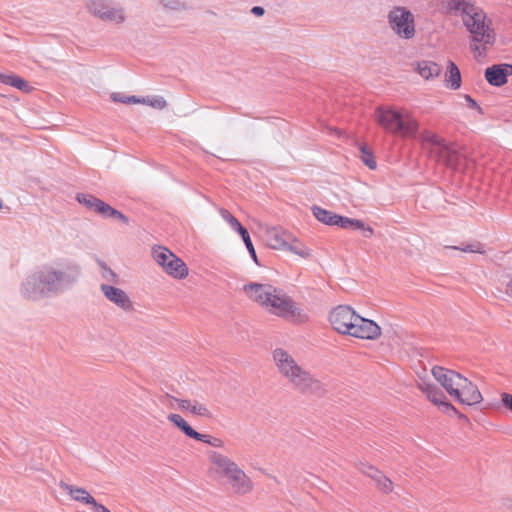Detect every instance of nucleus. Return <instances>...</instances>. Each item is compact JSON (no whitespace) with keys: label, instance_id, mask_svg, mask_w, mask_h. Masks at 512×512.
<instances>
[{"label":"nucleus","instance_id":"obj_50","mask_svg":"<svg viewBox=\"0 0 512 512\" xmlns=\"http://www.w3.org/2000/svg\"><path fill=\"white\" fill-rule=\"evenodd\" d=\"M508 289L510 291V294L512 295V280L508 284Z\"/></svg>","mask_w":512,"mask_h":512},{"label":"nucleus","instance_id":"obj_21","mask_svg":"<svg viewBox=\"0 0 512 512\" xmlns=\"http://www.w3.org/2000/svg\"><path fill=\"white\" fill-rule=\"evenodd\" d=\"M227 482L237 494L249 493L253 488L252 481L240 468L227 479Z\"/></svg>","mask_w":512,"mask_h":512},{"label":"nucleus","instance_id":"obj_8","mask_svg":"<svg viewBox=\"0 0 512 512\" xmlns=\"http://www.w3.org/2000/svg\"><path fill=\"white\" fill-rule=\"evenodd\" d=\"M391 30L402 39H411L415 35L413 14L404 7H394L388 14Z\"/></svg>","mask_w":512,"mask_h":512},{"label":"nucleus","instance_id":"obj_31","mask_svg":"<svg viewBox=\"0 0 512 512\" xmlns=\"http://www.w3.org/2000/svg\"><path fill=\"white\" fill-rule=\"evenodd\" d=\"M448 249L460 250L466 253H485V246L481 242L474 241L471 243L461 244L460 246H446Z\"/></svg>","mask_w":512,"mask_h":512},{"label":"nucleus","instance_id":"obj_36","mask_svg":"<svg viewBox=\"0 0 512 512\" xmlns=\"http://www.w3.org/2000/svg\"><path fill=\"white\" fill-rule=\"evenodd\" d=\"M141 104H146L159 110H162L167 106V102L162 96L141 98Z\"/></svg>","mask_w":512,"mask_h":512},{"label":"nucleus","instance_id":"obj_26","mask_svg":"<svg viewBox=\"0 0 512 512\" xmlns=\"http://www.w3.org/2000/svg\"><path fill=\"white\" fill-rule=\"evenodd\" d=\"M445 81L447 86L453 90H456L461 86L460 70L452 61L448 63L447 71L445 73Z\"/></svg>","mask_w":512,"mask_h":512},{"label":"nucleus","instance_id":"obj_33","mask_svg":"<svg viewBox=\"0 0 512 512\" xmlns=\"http://www.w3.org/2000/svg\"><path fill=\"white\" fill-rule=\"evenodd\" d=\"M374 481L376 482V485L379 488V490H381L383 493L388 494L392 492L393 483L382 472L379 473V476H377V478H375Z\"/></svg>","mask_w":512,"mask_h":512},{"label":"nucleus","instance_id":"obj_14","mask_svg":"<svg viewBox=\"0 0 512 512\" xmlns=\"http://www.w3.org/2000/svg\"><path fill=\"white\" fill-rule=\"evenodd\" d=\"M209 459L212 464V472L220 477L228 479L239 469V466L233 460L218 452H212Z\"/></svg>","mask_w":512,"mask_h":512},{"label":"nucleus","instance_id":"obj_9","mask_svg":"<svg viewBox=\"0 0 512 512\" xmlns=\"http://www.w3.org/2000/svg\"><path fill=\"white\" fill-rule=\"evenodd\" d=\"M89 11L99 19L113 24H121L126 20L124 8L111 0H90Z\"/></svg>","mask_w":512,"mask_h":512},{"label":"nucleus","instance_id":"obj_20","mask_svg":"<svg viewBox=\"0 0 512 512\" xmlns=\"http://www.w3.org/2000/svg\"><path fill=\"white\" fill-rule=\"evenodd\" d=\"M59 486L62 490L67 492L71 498L75 501L91 505L95 512H97V507L102 506V504L98 503L90 493L84 488L76 487L70 485L64 481L59 483Z\"/></svg>","mask_w":512,"mask_h":512},{"label":"nucleus","instance_id":"obj_18","mask_svg":"<svg viewBox=\"0 0 512 512\" xmlns=\"http://www.w3.org/2000/svg\"><path fill=\"white\" fill-rule=\"evenodd\" d=\"M510 75H512V65L510 64H496L485 70L487 82L497 87L506 84Z\"/></svg>","mask_w":512,"mask_h":512},{"label":"nucleus","instance_id":"obj_25","mask_svg":"<svg viewBox=\"0 0 512 512\" xmlns=\"http://www.w3.org/2000/svg\"><path fill=\"white\" fill-rule=\"evenodd\" d=\"M417 71L426 80L437 77L441 72V67L432 61H420L417 64Z\"/></svg>","mask_w":512,"mask_h":512},{"label":"nucleus","instance_id":"obj_1","mask_svg":"<svg viewBox=\"0 0 512 512\" xmlns=\"http://www.w3.org/2000/svg\"><path fill=\"white\" fill-rule=\"evenodd\" d=\"M81 275L82 267L76 260L45 263L25 275L18 292L26 301L39 302L68 291L78 283Z\"/></svg>","mask_w":512,"mask_h":512},{"label":"nucleus","instance_id":"obj_29","mask_svg":"<svg viewBox=\"0 0 512 512\" xmlns=\"http://www.w3.org/2000/svg\"><path fill=\"white\" fill-rule=\"evenodd\" d=\"M167 419L178 427L186 436L190 438L198 436L197 431L194 430L179 414H169Z\"/></svg>","mask_w":512,"mask_h":512},{"label":"nucleus","instance_id":"obj_5","mask_svg":"<svg viewBox=\"0 0 512 512\" xmlns=\"http://www.w3.org/2000/svg\"><path fill=\"white\" fill-rule=\"evenodd\" d=\"M423 150L431 159L440 162L447 167L458 169L462 161V155L449 146L438 135L424 131L420 135Z\"/></svg>","mask_w":512,"mask_h":512},{"label":"nucleus","instance_id":"obj_24","mask_svg":"<svg viewBox=\"0 0 512 512\" xmlns=\"http://www.w3.org/2000/svg\"><path fill=\"white\" fill-rule=\"evenodd\" d=\"M339 227L343 229L362 230L365 237H371L374 233L370 226H366L362 220L342 216Z\"/></svg>","mask_w":512,"mask_h":512},{"label":"nucleus","instance_id":"obj_38","mask_svg":"<svg viewBox=\"0 0 512 512\" xmlns=\"http://www.w3.org/2000/svg\"><path fill=\"white\" fill-rule=\"evenodd\" d=\"M112 210L113 207H111L109 204L105 203L101 199H98V201L95 203L93 212L101 215L104 218H109Z\"/></svg>","mask_w":512,"mask_h":512},{"label":"nucleus","instance_id":"obj_46","mask_svg":"<svg viewBox=\"0 0 512 512\" xmlns=\"http://www.w3.org/2000/svg\"><path fill=\"white\" fill-rule=\"evenodd\" d=\"M465 100L467 101L470 108L481 110L476 101L472 99L471 96L465 95Z\"/></svg>","mask_w":512,"mask_h":512},{"label":"nucleus","instance_id":"obj_44","mask_svg":"<svg viewBox=\"0 0 512 512\" xmlns=\"http://www.w3.org/2000/svg\"><path fill=\"white\" fill-rule=\"evenodd\" d=\"M197 435H198L197 437H191V438L201 441V442H204V443H207V444H210L211 437L209 435L201 434L199 432H197Z\"/></svg>","mask_w":512,"mask_h":512},{"label":"nucleus","instance_id":"obj_3","mask_svg":"<svg viewBox=\"0 0 512 512\" xmlns=\"http://www.w3.org/2000/svg\"><path fill=\"white\" fill-rule=\"evenodd\" d=\"M272 357L278 373L295 391L305 395H320L324 392L321 381L301 366L288 351L276 348Z\"/></svg>","mask_w":512,"mask_h":512},{"label":"nucleus","instance_id":"obj_48","mask_svg":"<svg viewBox=\"0 0 512 512\" xmlns=\"http://www.w3.org/2000/svg\"><path fill=\"white\" fill-rule=\"evenodd\" d=\"M209 445H212L214 447H222L223 442H222V440H220L218 438H211Z\"/></svg>","mask_w":512,"mask_h":512},{"label":"nucleus","instance_id":"obj_15","mask_svg":"<svg viewBox=\"0 0 512 512\" xmlns=\"http://www.w3.org/2000/svg\"><path fill=\"white\" fill-rule=\"evenodd\" d=\"M418 386L426 397L435 405L443 408L445 412L458 414L457 409L451 403L446 401L445 394L437 386L427 382H422Z\"/></svg>","mask_w":512,"mask_h":512},{"label":"nucleus","instance_id":"obj_2","mask_svg":"<svg viewBox=\"0 0 512 512\" xmlns=\"http://www.w3.org/2000/svg\"><path fill=\"white\" fill-rule=\"evenodd\" d=\"M448 12L461 18L470 34V49L476 58L484 57L495 42L491 20L472 0H449Z\"/></svg>","mask_w":512,"mask_h":512},{"label":"nucleus","instance_id":"obj_28","mask_svg":"<svg viewBox=\"0 0 512 512\" xmlns=\"http://www.w3.org/2000/svg\"><path fill=\"white\" fill-rule=\"evenodd\" d=\"M0 82L15 87L21 91L28 92L30 90L28 82L17 75H7L0 73Z\"/></svg>","mask_w":512,"mask_h":512},{"label":"nucleus","instance_id":"obj_49","mask_svg":"<svg viewBox=\"0 0 512 512\" xmlns=\"http://www.w3.org/2000/svg\"><path fill=\"white\" fill-rule=\"evenodd\" d=\"M97 512H111L104 505L97 507Z\"/></svg>","mask_w":512,"mask_h":512},{"label":"nucleus","instance_id":"obj_37","mask_svg":"<svg viewBox=\"0 0 512 512\" xmlns=\"http://www.w3.org/2000/svg\"><path fill=\"white\" fill-rule=\"evenodd\" d=\"M360 157L367 167H369L370 169L376 168V161L373 157V154L369 151V149L366 146L360 147Z\"/></svg>","mask_w":512,"mask_h":512},{"label":"nucleus","instance_id":"obj_11","mask_svg":"<svg viewBox=\"0 0 512 512\" xmlns=\"http://www.w3.org/2000/svg\"><path fill=\"white\" fill-rule=\"evenodd\" d=\"M432 375L451 397L459 396L458 386L462 381V375L460 373L445 369L441 366H435L432 369Z\"/></svg>","mask_w":512,"mask_h":512},{"label":"nucleus","instance_id":"obj_40","mask_svg":"<svg viewBox=\"0 0 512 512\" xmlns=\"http://www.w3.org/2000/svg\"><path fill=\"white\" fill-rule=\"evenodd\" d=\"M178 401H181V399L169 394H164L160 397V402L171 409L178 408Z\"/></svg>","mask_w":512,"mask_h":512},{"label":"nucleus","instance_id":"obj_32","mask_svg":"<svg viewBox=\"0 0 512 512\" xmlns=\"http://www.w3.org/2000/svg\"><path fill=\"white\" fill-rule=\"evenodd\" d=\"M221 217L230 225V227L236 232H240L242 229H245L244 226L226 209H220Z\"/></svg>","mask_w":512,"mask_h":512},{"label":"nucleus","instance_id":"obj_52","mask_svg":"<svg viewBox=\"0 0 512 512\" xmlns=\"http://www.w3.org/2000/svg\"><path fill=\"white\" fill-rule=\"evenodd\" d=\"M2 207V202L0 201V208Z\"/></svg>","mask_w":512,"mask_h":512},{"label":"nucleus","instance_id":"obj_4","mask_svg":"<svg viewBox=\"0 0 512 512\" xmlns=\"http://www.w3.org/2000/svg\"><path fill=\"white\" fill-rule=\"evenodd\" d=\"M375 119L383 129L397 136L414 138L419 130L418 121L405 109L378 107Z\"/></svg>","mask_w":512,"mask_h":512},{"label":"nucleus","instance_id":"obj_51","mask_svg":"<svg viewBox=\"0 0 512 512\" xmlns=\"http://www.w3.org/2000/svg\"><path fill=\"white\" fill-rule=\"evenodd\" d=\"M459 417H460L461 419H465V420H467V417H466L465 415H463V414H459Z\"/></svg>","mask_w":512,"mask_h":512},{"label":"nucleus","instance_id":"obj_41","mask_svg":"<svg viewBox=\"0 0 512 512\" xmlns=\"http://www.w3.org/2000/svg\"><path fill=\"white\" fill-rule=\"evenodd\" d=\"M360 471L373 480H375V478H377V476H379V473L381 472L375 467L367 464H362L360 467Z\"/></svg>","mask_w":512,"mask_h":512},{"label":"nucleus","instance_id":"obj_47","mask_svg":"<svg viewBox=\"0 0 512 512\" xmlns=\"http://www.w3.org/2000/svg\"><path fill=\"white\" fill-rule=\"evenodd\" d=\"M251 13L256 15V16H262L264 15L265 13V10L263 7L261 6H254L252 9H251Z\"/></svg>","mask_w":512,"mask_h":512},{"label":"nucleus","instance_id":"obj_10","mask_svg":"<svg viewBox=\"0 0 512 512\" xmlns=\"http://www.w3.org/2000/svg\"><path fill=\"white\" fill-rule=\"evenodd\" d=\"M358 314L349 306L340 305L330 312L329 321L334 330L341 334H347L351 329L352 323L356 320Z\"/></svg>","mask_w":512,"mask_h":512},{"label":"nucleus","instance_id":"obj_12","mask_svg":"<svg viewBox=\"0 0 512 512\" xmlns=\"http://www.w3.org/2000/svg\"><path fill=\"white\" fill-rule=\"evenodd\" d=\"M348 335L361 338L375 340L381 335V328L372 320L357 316L356 320L352 323Z\"/></svg>","mask_w":512,"mask_h":512},{"label":"nucleus","instance_id":"obj_45","mask_svg":"<svg viewBox=\"0 0 512 512\" xmlns=\"http://www.w3.org/2000/svg\"><path fill=\"white\" fill-rule=\"evenodd\" d=\"M164 6L175 10L179 8L180 3L177 0H164Z\"/></svg>","mask_w":512,"mask_h":512},{"label":"nucleus","instance_id":"obj_16","mask_svg":"<svg viewBox=\"0 0 512 512\" xmlns=\"http://www.w3.org/2000/svg\"><path fill=\"white\" fill-rule=\"evenodd\" d=\"M459 396L454 397L461 404L465 405H475L481 402L482 395L476 385H474L467 378L462 376V381L458 386Z\"/></svg>","mask_w":512,"mask_h":512},{"label":"nucleus","instance_id":"obj_22","mask_svg":"<svg viewBox=\"0 0 512 512\" xmlns=\"http://www.w3.org/2000/svg\"><path fill=\"white\" fill-rule=\"evenodd\" d=\"M178 409L183 412H190L193 415L202 416V417H211V413L206 405L198 402V401H190L186 399H181L178 401Z\"/></svg>","mask_w":512,"mask_h":512},{"label":"nucleus","instance_id":"obj_17","mask_svg":"<svg viewBox=\"0 0 512 512\" xmlns=\"http://www.w3.org/2000/svg\"><path fill=\"white\" fill-rule=\"evenodd\" d=\"M244 291L250 299L266 307L275 288L271 285L250 283L244 286Z\"/></svg>","mask_w":512,"mask_h":512},{"label":"nucleus","instance_id":"obj_35","mask_svg":"<svg viewBox=\"0 0 512 512\" xmlns=\"http://www.w3.org/2000/svg\"><path fill=\"white\" fill-rule=\"evenodd\" d=\"M76 199L80 204L85 206L87 209L93 211L95 203L98 201L99 198L86 193H78Z\"/></svg>","mask_w":512,"mask_h":512},{"label":"nucleus","instance_id":"obj_34","mask_svg":"<svg viewBox=\"0 0 512 512\" xmlns=\"http://www.w3.org/2000/svg\"><path fill=\"white\" fill-rule=\"evenodd\" d=\"M239 235L241 236L250 256L252 257V259L254 260L255 263L258 264V259H257V255H256V251L254 249V246H253V243L251 241V238H250V235L248 233V230L245 228V229H242L240 232H239Z\"/></svg>","mask_w":512,"mask_h":512},{"label":"nucleus","instance_id":"obj_6","mask_svg":"<svg viewBox=\"0 0 512 512\" xmlns=\"http://www.w3.org/2000/svg\"><path fill=\"white\" fill-rule=\"evenodd\" d=\"M270 299L271 300L268 301L265 308L271 313L283 318H291L299 322L307 320V315L303 310L300 309L283 291L275 288V292L272 293Z\"/></svg>","mask_w":512,"mask_h":512},{"label":"nucleus","instance_id":"obj_39","mask_svg":"<svg viewBox=\"0 0 512 512\" xmlns=\"http://www.w3.org/2000/svg\"><path fill=\"white\" fill-rule=\"evenodd\" d=\"M114 102L126 103V104H141V98L136 96H126L122 93H113L111 96Z\"/></svg>","mask_w":512,"mask_h":512},{"label":"nucleus","instance_id":"obj_7","mask_svg":"<svg viewBox=\"0 0 512 512\" xmlns=\"http://www.w3.org/2000/svg\"><path fill=\"white\" fill-rule=\"evenodd\" d=\"M152 257L173 278L184 279L188 275L186 264L169 249L155 246L152 248Z\"/></svg>","mask_w":512,"mask_h":512},{"label":"nucleus","instance_id":"obj_13","mask_svg":"<svg viewBox=\"0 0 512 512\" xmlns=\"http://www.w3.org/2000/svg\"><path fill=\"white\" fill-rule=\"evenodd\" d=\"M100 291L109 302L123 311L130 312L134 309L132 300L123 289L110 284H100Z\"/></svg>","mask_w":512,"mask_h":512},{"label":"nucleus","instance_id":"obj_42","mask_svg":"<svg viewBox=\"0 0 512 512\" xmlns=\"http://www.w3.org/2000/svg\"><path fill=\"white\" fill-rule=\"evenodd\" d=\"M109 218L117 219L124 224H128L129 222V219L122 212L116 210L115 208H113Z\"/></svg>","mask_w":512,"mask_h":512},{"label":"nucleus","instance_id":"obj_19","mask_svg":"<svg viewBox=\"0 0 512 512\" xmlns=\"http://www.w3.org/2000/svg\"><path fill=\"white\" fill-rule=\"evenodd\" d=\"M264 238L269 247L285 250L290 240V233L279 227H271L266 229Z\"/></svg>","mask_w":512,"mask_h":512},{"label":"nucleus","instance_id":"obj_43","mask_svg":"<svg viewBox=\"0 0 512 512\" xmlns=\"http://www.w3.org/2000/svg\"><path fill=\"white\" fill-rule=\"evenodd\" d=\"M501 398L503 405L510 411H512V395L508 393H503Z\"/></svg>","mask_w":512,"mask_h":512},{"label":"nucleus","instance_id":"obj_23","mask_svg":"<svg viewBox=\"0 0 512 512\" xmlns=\"http://www.w3.org/2000/svg\"><path fill=\"white\" fill-rule=\"evenodd\" d=\"M312 212H313V215L315 216V218L322 222L323 224H326V225H330V226H334V225H337L339 226V223L340 221L342 220V216L332 212V211H329V210H326V209H323L319 206H313L312 207Z\"/></svg>","mask_w":512,"mask_h":512},{"label":"nucleus","instance_id":"obj_27","mask_svg":"<svg viewBox=\"0 0 512 512\" xmlns=\"http://www.w3.org/2000/svg\"><path fill=\"white\" fill-rule=\"evenodd\" d=\"M97 265L100 269V275L101 278L105 281L103 284H110L115 285L118 284L120 281V278L118 274H116L108 265L106 262H104L101 259L96 260Z\"/></svg>","mask_w":512,"mask_h":512},{"label":"nucleus","instance_id":"obj_30","mask_svg":"<svg viewBox=\"0 0 512 512\" xmlns=\"http://www.w3.org/2000/svg\"><path fill=\"white\" fill-rule=\"evenodd\" d=\"M285 250H289L303 258H306L310 255L309 249L306 248L301 242H299L291 233L290 240L288 241V245Z\"/></svg>","mask_w":512,"mask_h":512}]
</instances>
